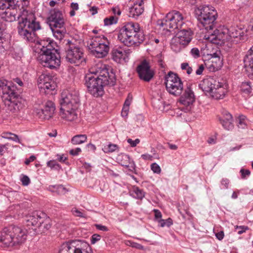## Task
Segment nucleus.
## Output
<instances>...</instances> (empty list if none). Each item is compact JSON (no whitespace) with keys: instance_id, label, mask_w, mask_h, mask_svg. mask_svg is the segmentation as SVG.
Returning a JSON list of instances; mask_svg holds the SVG:
<instances>
[{"instance_id":"nucleus-1","label":"nucleus","mask_w":253,"mask_h":253,"mask_svg":"<svg viewBox=\"0 0 253 253\" xmlns=\"http://www.w3.org/2000/svg\"><path fill=\"white\" fill-rule=\"evenodd\" d=\"M16 5L0 1V16L5 21L11 22L18 20V33L26 40L33 42L35 41V32L41 29L40 23L36 21L35 14L26 9L19 13Z\"/></svg>"},{"instance_id":"nucleus-2","label":"nucleus","mask_w":253,"mask_h":253,"mask_svg":"<svg viewBox=\"0 0 253 253\" xmlns=\"http://www.w3.org/2000/svg\"><path fill=\"white\" fill-rule=\"evenodd\" d=\"M85 80L88 91L92 95L98 96L103 94L105 86L115 85L116 77L112 71L109 72L105 64L99 62L89 69Z\"/></svg>"},{"instance_id":"nucleus-3","label":"nucleus","mask_w":253,"mask_h":253,"mask_svg":"<svg viewBox=\"0 0 253 253\" xmlns=\"http://www.w3.org/2000/svg\"><path fill=\"white\" fill-rule=\"evenodd\" d=\"M79 93L73 90H64L61 94L59 116L63 120L72 122L78 118Z\"/></svg>"},{"instance_id":"nucleus-4","label":"nucleus","mask_w":253,"mask_h":253,"mask_svg":"<svg viewBox=\"0 0 253 253\" xmlns=\"http://www.w3.org/2000/svg\"><path fill=\"white\" fill-rule=\"evenodd\" d=\"M118 39L127 46H138L144 41L145 37L140 31L139 25L131 22L126 23L121 28Z\"/></svg>"},{"instance_id":"nucleus-5","label":"nucleus","mask_w":253,"mask_h":253,"mask_svg":"<svg viewBox=\"0 0 253 253\" xmlns=\"http://www.w3.org/2000/svg\"><path fill=\"white\" fill-rule=\"evenodd\" d=\"M2 94V99L6 110L15 113L23 107L20 99L16 96L15 87L12 83L7 80L0 79V94Z\"/></svg>"},{"instance_id":"nucleus-6","label":"nucleus","mask_w":253,"mask_h":253,"mask_svg":"<svg viewBox=\"0 0 253 253\" xmlns=\"http://www.w3.org/2000/svg\"><path fill=\"white\" fill-rule=\"evenodd\" d=\"M51 41L45 42L42 41L40 44L42 45L41 51L38 57L40 63L44 67L50 69L58 67L61 63L60 55L51 44Z\"/></svg>"},{"instance_id":"nucleus-7","label":"nucleus","mask_w":253,"mask_h":253,"mask_svg":"<svg viewBox=\"0 0 253 253\" xmlns=\"http://www.w3.org/2000/svg\"><path fill=\"white\" fill-rule=\"evenodd\" d=\"M26 237V230L18 226L10 225L1 232L0 242L4 247L13 246L24 243Z\"/></svg>"},{"instance_id":"nucleus-8","label":"nucleus","mask_w":253,"mask_h":253,"mask_svg":"<svg viewBox=\"0 0 253 253\" xmlns=\"http://www.w3.org/2000/svg\"><path fill=\"white\" fill-rule=\"evenodd\" d=\"M195 12L198 20L208 31L214 27L217 13L213 6H201L197 8Z\"/></svg>"},{"instance_id":"nucleus-9","label":"nucleus","mask_w":253,"mask_h":253,"mask_svg":"<svg viewBox=\"0 0 253 253\" xmlns=\"http://www.w3.org/2000/svg\"><path fill=\"white\" fill-rule=\"evenodd\" d=\"M185 24L183 15L177 10L169 12L164 19L158 22V24L164 30L170 32L175 29H182Z\"/></svg>"},{"instance_id":"nucleus-10","label":"nucleus","mask_w":253,"mask_h":253,"mask_svg":"<svg viewBox=\"0 0 253 253\" xmlns=\"http://www.w3.org/2000/svg\"><path fill=\"white\" fill-rule=\"evenodd\" d=\"M109 42L104 36H95L88 41L87 47L91 53L97 58H103L109 50Z\"/></svg>"},{"instance_id":"nucleus-11","label":"nucleus","mask_w":253,"mask_h":253,"mask_svg":"<svg viewBox=\"0 0 253 253\" xmlns=\"http://www.w3.org/2000/svg\"><path fill=\"white\" fill-rule=\"evenodd\" d=\"M193 32L189 28L179 31L171 40V49L176 52H179L182 48L187 46L193 38Z\"/></svg>"},{"instance_id":"nucleus-12","label":"nucleus","mask_w":253,"mask_h":253,"mask_svg":"<svg viewBox=\"0 0 253 253\" xmlns=\"http://www.w3.org/2000/svg\"><path fill=\"white\" fill-rule=\"evenodd\" d=\"M59 253H93V251L86 242L74 240L62 244Z\"/></svg>"},{"instance_id":"nucleus-13","label":"nucleus","mask_w":253,"mask_h":253,"mask_svg":"<svg viewBox=\"0 0 253 253\" xmlns=\"http://www.w3.org/2000/svg\"><path fill=\"white\" fill-rule=\"evenodd\" d=\"M165 84L168 92L174 96L180 95L183 89V84L177 74L169 72L165 77Z\"/></svg>"},{"instance_id":"nucleus-14","label":"nucleus","mask_w":253,"mask_h":253,"mask_svg":"<svg viewBox=\"0 0 253 253\" xmlns=\"http://www.w3.org/2000/svg\"><path fill=\"white\" fill-rule=\"evenodd\" d=\"M65 49V58L68 62L79 66L83 61H84L82 50L71 41H67Z\"/></svg>"},{"instance_id":"nucleus-15","label":"nucleus","mask_w":253,"mask_h":253,"mask_svg":"<svg viewBox=\"0 0 253 253\" xmlns=\"http://www.w3.org/2000/svg\"><path fill=\"white\" fill-rule=\"evenodd\" d=\"M47 22L50 28L62 27L65 25V19L63 14L59 10L53 9L49 11Z\"/></svg>"},{"instance_id":"nucleus-16","label":"nucleus","mask_w":253,"mask_h":253,"mask_svg":"<svg viewBox=\"0 0 253 253\" xmlns=\"http://www.w3.org/2000/svg\"><path fill=\"white\" fill-rule=\"evenodd\" d=\"M208 31L205 36L206 39L209 42L217 45H221L225 41H229L225 28L222 29H215L213 32Z\"/></svg>"},{"instance_id":"nucleus-17","label":"nucleus","mask_w":253,"mask_h":253,"mask_svg":"<svg viewBox=\"0 0 253 253\" xmlns=\"http://www.w3.org/2000/svg\"><path fill=\"white\" fill-rule=\"evenodd\" d=\"M131 53L130 49L122 47L114 48L111 51L112 59L117 63L127 62Z\"/></svg>"},{"instance_id":"nucleus-18","label":"nucleus","mask_w":253,"mask_h":253,"mask_svg":"<svg viewBox=\"0 0 253 253\" xmlns=\"http://www.w3.org/2000/svg\"><path fill=\"white\" fill-rule=\"evenodd\" d=\"M136 71L140 79L149 82L153 78L154 72L151 69L149 62L144 60L137 66Z\"/></svg>"},{"instance_id":"nucleus-19","label":"nucleus","mask_w":253,"mask_h":253,"mask_svg":"<svg viewBox=\"0 0 253 253\" xmlns=\"http://www.w3.org/2000/svg\"><path fill=\"white\" fill-rule=\"evenodd\" d=\"M38 83L39 87L45 92L54 90L56 87V84L52 77L48 75L42 74L40 76Z\"/></svg>"},{"instance_id":"nucleus-20","label":"nucleus","mask_w":253,"mask_h":253,"mask_svg":"<svg viewBox=\"0 0 253 253\" xmlns=\"http://www.w3.org/2000/svg\"><path fill=\"white\" fill-rule=\"evenodd\" d=\"M55 106L54 103L51 101H47L43 108L37 112L38 117L42 120H48L51 119L54 114Z\"/></svg>"},{"instance_id":"nucleus-21","label":"nucleus","mask_w":253,"mask_h":253,"mask_svg":"<svg viewBox=\"0 0 253 253\" xmlns=\"http://www.w3.org/2000/svg\"><path fill=\"white\" fill-rule=\"evenodd\" d=\"M217 83V82L213 78H209L204 79L201 81L199 86L206 95L210 96L212 90H214V87L216 86Z\"/></svg>"},{"instance_id":"nucleus-22","label":"nucleus","mask_w":253,"mask_h":253,"mask_svg":"<svg viewBox=\"0 0 253 253\" xmlns=\"http://www.w3.org/2000/svg\"><path fill=\"white\" fill-rule=\"evenodd\" d=\"M195 101V95L190 87H187L183 94L179 99V103L185 106L188 107L191 105Z\"/></svg>"},{"instance_id":"nucleus-23","label":"nucleus","mask_w":253,"mask_h":253,"mask_svg":"<svg viewBox=\"0 0 253 253\" xmlns=\"http://www.w3.org/2000/svg\"><path fill=\"white\" fill-rule=\"evenodd\" d=\"M244 61L249 77L253 80V45L248 51Z\"/></svg>"},{"instance_id":"nucleus-24","label":"nucleus","mask_w":253,"mask_h":253,"mask_svg":"<svg viewBox=\"0 0 253 253\" xmlns=\"http://www.w3.org/2000/svg\"><path fill=\"white\" fill-rule=\"evenodd\" d=\"M42 212L35 211L31 214H29L26 216V221L28 226H34L38 228L39 226L40 221L42 217Z\"/></svg>"},{"instance_id":"nucleus-25","label":"nucleus","mask_w":253,"mask_h":253,"mask_svg":"<svg viewBox=\"0 0 253 253\" xmlns=\"http://www.w3.org/2000/svg\"><path fill=\"white\" fill-rule=\"evenodd\" d=\"M227 91L226 85L217 82L216 86L214 87V90H212L210 96L215 99H221L223 98Z\"/></svg>"},{"instance_id":"nucleus-26","label":"nucleus","mask_w":253,"mask_h":253,"mask_svg":"<svg viewBox=\"0 0 253 253\" xmlns=\"http://www.w3.org/2000/svg\"><path fill=\"white\" fill-rule=\"evenodd\" d=\"M225 32H226L229 41H232V38H238L243 35L242 30L236 27H231L228 29L225 28Z\"/></svg>"},{"instance_id":"nucleus-27","label":"nucleus","mask_w":253,"mask_h":253,"mask_svg":"<svg viewBox=\"0 0 253 253\" xmlns=\"http://www.w3.org/2000/svg\"><path fill=\"white\" fill-rule=\"evenodd\" d=\"M142 4V3L136 1L129 8V16L136 18L140 15L144 10Z\"/></svg>"},{"instance_id":"nucleus-28","label":"nucleus","mask_w":253,"mask_h":253,"mask_svg":"<svg viewBox=\"0 0 253 253\" xmlns=\"http://www.w3.org/2000/svg\"><path fill=\"white\" fill-rule=\"evenodd\" d=\"M42 216L40 221L38 228L40 229V231L44 232L50 228V221L49 218L46 217L45 213H43V214H42Z\"/></svg>"},{"instance_id":"nucleus-29","label":"nucleus","mask_w":253,"mask_h":253,"mask_svg":"<svg viewBox=\"0 0 253 253\" xmlns=\"http://www.w3.org/2000/svg\"><path fill=\"white\" fill-rule=\"evenodd\" d=\"M50 29L54 37L59 40L62 39L64 36V35L66 33V30L65 26H62V27H58V28Z\"/></svg>"},{"instance_id":"nucleus-30","label":"nucleus","mask_w":253,"mask_h":253,"mask_svg":"<svg viewBox=\"0 0 253 253\" xmlns=\"http://www.w3.org/2000/svg\"><path fill=\"white\" fill-rule=\"evenodd\" d=\"M211 63L209 66V69L212 72L218 70L222 66V62L219 57H214L211 60Z\"/></svg>"},{"instance_id":"nucleus-31","label":"nucleus","mask_w":253,"mask_h":253,"mask_svg":"<svg viewBox=\"0 0 253 253\" xmlns=\"http://www.w3.org/2000/svg\"><path fill=\"white\" fill-rule=\"evenodd\" d=\"M48 188L51 192H56L58 195H64L68 191L67 189L61 185L49 186Z\"/></svg>"},{"instance_id":"nucleus-32","label":"nucleus","mask_w":253,"mask_h":253,"mask_svg":"<svg viewBox=\"0 0 253 253\" xmlns=\"http://www.w3.org/2000/svg\"><path fill=\"white\" fill-rule=\"evenodd\" d=\"M87 136L84 134H79L74 136L71 139V142L74 145H79L85 142Z\"/></svg>"},{"instance_id":"nucleus-33","label":"nucleus","mask_w":253,"mask_h":253,"mask_svg":"<svg viewBox=\"0 0 253 253\" xmlns=\"http://www.w3.org/2000/svg\"><path fill=\"white\" fill-rule=\"evenodd\" d=\"M131 192V194L136 199H142L144 197V192L137 187H133Z\"/></svg>"},{"instance_id":"nucleus-34","label":"nucleus","mask_w":253,"mask_h":253,"mask_svg":"<svg viewBox=\"0 0 253 253\" xmlns=\"http://www.w3.org/2000/svg\"><path fill=\"white\" fill-rule=\"evenodd\" d=\"M102 150L106 153H112L117 150L118 151L119 147L116 144L109 143L104 146Z\"/></svg>"},{"instance_id":"nucleus-35","label":"nucleus","mask_w":253,"mask_h":253,"mask_svg":"<svg viewBox=\"0 0 253 253\" xmlns=\"http://www.w3.org/2000/svg\"><path fill=\"white\" fill-rule=\"evenodd\" d=\"M238 127L244 129L247 126L246 117L244 115H240L237 120Z\"/></svg>"},{"instance_id":"nucleus-36","label":"nucleus","mask_w":253,"mask_h":253,"mask_svg":"<svg viewBox=\"0 0 253 253\" xmlns=\"http://www.w3.org/2000/svg\"><path fill=\"white\" fill-rule=\"evenodd\" d=\"M241 90L246 94H248L251 92L252 88L250 85V83L243 82L240 86Z\"/></svg>"},{"instance_id":"nucleus-37","label":"nucleus","mask_w":253,"mask_h":253,"mask_svg":"<svg viewBox=\"0 0 253 253\" xmlns=\"http://www.w3.org/2000/svg\"><path fill=\"white\" fill-rule=\"evenodd\" d=\"M9 47L8 42L3 37L0 38V52L4 51Z\"/></svg>"},{"instance_id":"nucleus-38","label":"nucleus","mask_w":253,"mask_h":253,"mask_svg":"<svg viewBox=\"0 0 253 253\" xmlns=\"http://www.w3.org/2000/svg\"><path fill=\"white\" fill-rule=\"evenodd\" d=\"M120 164L125 167H128L130 163V159L127 155H123L121 156V160H120Z\"/></svg>"},{"instance_id":"nucleus-39","label":"nucleus","mask_w":253,"mask_h":253,"mask_svg":"<svg viewBox=\"0 0 253 253\" xmlns=\"http://www.w3.org/2000/svg\"><path fill=\"white\" fill-rule=\"evenodd\" d=\"M118 18L113 16L106 18L104 20V25L106 26L111 25L117 23Z\"/></svg>"},{"instance_id":"nucleus-40","label":"nucleus","mask_w":253,"mask_h":253,"mask_svg":"<svg viewBox=\"0 0 253 253\" xmlns=\"http://www.w3.org/2000/svg\"><path fill=\"white\" fill-rule=\"evenodd\" d=\"M222 126L227 130L231 129L233 127L232 121L225 120L224 119H219Z\"/></svg>"},{"instance_id":"nucleus-41","label":"nucleus","mask_w":253,"mask_h":253,"mask_svg":"<svg viewBox=\"0 0 253 253\" xmlns=\"http://www.w3.org/2000/svg\"><path fill=\"white\" fill-rule=\"evenodd\" d=\"M151 169L155 173L160 174L161 172L160 167L156 163L151 164Z\"/></svg>"},{"instance_id":"nucleus-42","label":"nucleus","mask_w":253,"mask_h":253,"mask_svg":"<svg viewBox=\"0 0 253 253\" xmlns=\"http://www.w3.org/2000/svg\"><path fill=\"white\" fill-rule=\"evenodd\" d=\"M181 68L183 70H186V73L190 75L192 72V69L187 63H183L181 64Z\"/></svg>"},{"instance_id":"nucleus-43","label":"nucleus","mask_w":253,"mask_h":253,"mask_svg":"<svg viewBox=\"0 0 253 253\" xmlns=\"http://www.w3.org/2000/svg\"><path fill=\"white\" fill-rule=\"evenodd\" d=\"M235 229H239L238 231V234L239 235H241L243 233H245L246 231L249 230V228L247 226H238L236 225L235 226Z\"/></svg>"},{"instance_id":"nucleus-44","label":"nucleus","mask_w":253,"mask_h":253,"mask_svg":"<svg viewBox=\"0 0 253 253\" xmlns=\"http://www.w3.org/2000/svg\"><path fill=\"white\" fill-rule=\"evenodd\" d=\"M71 212L72 214L77 217H84V216L83 212H82L78 210L77 208H73L71 210Z\"/></svg>"},{"instance_id":"nucleus-45","label":"nucleus","mask_w":253,"mask_h":253,"mask_svg":"<svg viewBox=\"0 0 253 253\" xmlns=\"http://www.w3.org/2000/svg\"><path fill=\"white\" fill-rule=\"evenodd\" d=\"M13 57L17 60H19L20 59L23 55V53L22 51L20 49H17L16 50H14V52L12 53Z\"/></svg>"},{"instance_id":"nucleus-46","label":"nucleus","mask_w":253,"mask_h":253,"mask_svg":"<svg viewBox=\"0 0 253 253\" xmlns=\"http://www.w3.org/2000/svg\"><path fill=\"white\" fill-rule=\"evenodd\" d=\"M222 115V118H220L219 119H224L225 120H227L229 121H233L232 115L228 112L225 111L223 112Z\"/></svg>"},{"instance_id":"nucleus-47","label":"nucleus","mask_w":253,"mask_h":253,"mask_svg":"<svg viewBox=\"0 0 253 253\" xmlns=\"http://www.w3.org/2000/svg\"><path fill=\"white\" fill-rule=\"evenodd\" d=\"M229 184V180L227 178H223L221 180V185L222 189H227Z\"/></svg>"},{"instance_id":"nucleus-48","label":"nucleus","mask_w":253,"mask_h":253,"mask_svg":"<svg viewBox=\"0 0 253 253\" xmlns=\"http://www.w3.org/2000/svg\"><path fill=\"white\" fill-rule=\"evenodd\" d=\"M190 53L194 58H198L200 57V51L197 48H193L191 50Z\"/></svg>"},{"instance_id":"nucleus-49","label":"nucleus","mask_w":253,"mask_h":253,"mask_svg":"<svg viewBox=\"0 0 253 253\" xmlns=\"http://www.w3.org/2000/svg\"><path fill=\"white\" fill-rule=\"evenodd\" d=\"M127 141L128 143H129L131 147H134L136 146L137 145V144L139 143L140 140L138 138H137L135 140H133L132 139L129 138L127 140Z\"/></svg>"},{"instance_id":"nucleus-50","label":"nucleus","mask_w":253,"mask_h":253,"mask_svg":"<svg viewBox=\"0 0 253 253\" xmlns=\"http://www.w3.org/2000/svg\"><path fill=\"white\" fill-rule=\"evenodd\" d=\"M240 172L241 173V177L243 179L246 178L247 176H248L251 174V172L249 169H243L240 170Z\"/></svg>"},{"instance_id":"nucleus-51","label":"nucleus","mask_w":253,"mask_h":253,"mask_svg":"<svg viewBox=\"0 0 253 253\" xmlns=\"http://www.w3.org/2000/svg\"><path fill=\"white\" fill-rule=\"evenodd\" d=\"M129 107L124 105L121 113L122 117H126L127 116L129 111Z\"/></svg>"},{"instance_id":"nucleus-52","label":"nucleus","mask_w":253,"mask_h":253,"mask_svg":"<svg viewBox=\"0 0 253 253\" xmlns=\"http://www.w3.org/2000/svg\"><path fill=\"white\" fill-rule=\"evenodd\" d=\"M101 239V236L98 234H93L91 237V243L92 244H95L96 242L99 241Z\"/></svg>"},{"instance_id":"nucleus-53","label":"nucleus","mask_w":253,"mask_h":253,"mask_svg":"<svg viewBox=\"0 0 253 253\" xmlns=\"http://www.w3.org/2000/svg\"><path fill=\"white\" fill-rule=\"evenodd\" d=\"M47 165L48 167L51 168H55L57 169V168H59V166L58 164L56 163V162L54 161H49L47 163Z\"/></svg>"},{"instance_id":"nucleus-54","label":"nucleus","mask_w":253,"mask_h":253,"mask_svg":"<svg viewBox=\"0 0 253 253\" xmlns=\"http://www.w3.org/2000/svg\"><path fill=\"white\" fill-rule=\"evenodd\" d=\"M132 100V96L130 94H128L126 99L124 103V105L129 107Z\"/></svg>"},{"instance_id":"nucleus-55","label":"nucleus","mask_w":253,"mask_h":253,"mask_svg":"<svg viewBox=\"0 0 253 253\" xmlns=\"http://www.w3.org/2000/svg\"><path fill=\"white\" fill-rule=\"evenodd\" d=\"M129 243H130L129 245L133 248H136L138 249H140V250L144 249L143 246L139 244L134 243V242H129Z\"/></svg>"},{"instance_id":"nucleus-56","label":"nucleus","mask_w":253,"mask_h":253,"mask_svg":"<svg viewBox=\"0 0 253 253\" xmlns=\"http://www.w3.org/2000/svg\"><path fill=\"white\" fill-rule=\"evenodd\" d=\"M30 181L29 178L26 175L23 176L21 178L22 184L25 186L28 185L30 183Z\"/></svg>"},{"instance_id":"nucleus-57","label":"nucleus","mask_w":253,"mask_h":253,"mask_svg":"<svg viewBox=\"0 0 253 253\" xmlns=\"http://www.w3.org/2000/svg\"><path fill=\"white\" fill-rule=\"evenodd\" d=\"M81 152V149L80 148H77L75 149H71L69 153L73 156H77Z\"/></svg>"},{"instance_id":"nucleus-58","label":"nucleus","mask_w":253,"mask_h":253,"mask_svg":"<svg viewBox=\"0 0 253 253\" xmlns=\"http://www.w3.org/2000/svg\"><path fill=\"white\" fill-rule=\"evenodd\" d=\"M95 226L98 230L101 231H107L108 230V229L106 226L101 224H95Z\"/></svg>"},{"instance_id":"nucleus-59","label":"nucleus","mask_w":253,"mask_h":253,"mask_svg":"<svg viewBox=\"0 0 253 253\" xmlns=\"http://www.w3.org/2000/svg\"><path fill=\"white\" fill-rule=\"evenodd\" d=\"M141 157L144 160L151 161L153 158L152 156L148 154H142Z\"/></svg>"},{"instance_id":"nucleus-60","label":"nucleus","mask_w":253,"mask_h":253,"mask_svg":"<svg viewBox=\"0 0 253 253\" xmlns=\"http://www.w3.org/2000/svg\"><path fill=\"white\" fill-rule=\"evenodd\" d=\"M215 236L216 238L219 240H221L223 239L224 236V232L222 231H221L215 234Z\"/></svg>"},{"instance_id":"nucleus-61","label":"nucleus","mask_w":253,"mask_h":253,"mask_svg":"<svg viewBox=\"0 0 253 253\" xmlns=\"http://www.w3.org/2000/svg\"><path fill=\"white\" fill-rule=\"evenodd\" d=\"M204 69V65L201 64L199 66L198 69L196 71V74L198 75H200L202 74Z\"/></svg>"},{"instance_id":"nucleus-62","label":"nucleus","mask_w":253,"mask_h":253,"mask_svg":"<svg viewBox=\"0 0 253 253\" xmlns=\"http://www.w3.org/2000/svg\"><path fill=\"white\" fill-rule=\"evenodd\" d=\"M36 159V157L34 155L31 156L28 159L25 161V164L28 165L31 162H33Z\"/></svg>"},{"instance_id":"nucleus-63","label":"nucleus","mask_w":253,"mask_h":253,"mask_svg":"<svg viewBox=\"0 0 253 253\" xmlns=\"http://www.w3.org/2000/svg\"><path fill=\"white\" fill-rule=\"evenodd\" d=\"M9 139L12 140L14 141H16V142H17L19 143H21L20 140L18 138V136L17 135L13 134V133H12V135L10 137Z\"/></svg>"},{"instance_id":"nucleus-64","label":"nucleus","mask_w":253,"mask_h":253,"mask_svg":"<svg viewBox=\"0 0 253 253\" xmlns=\"http://www.w3.org/2000/svg\"><path fill=\"white\" fill-rule=\"evenodd\" d=\"M7 144H0V155H2L5 151L6 150Z\"/></svg>"}]
</instances>
